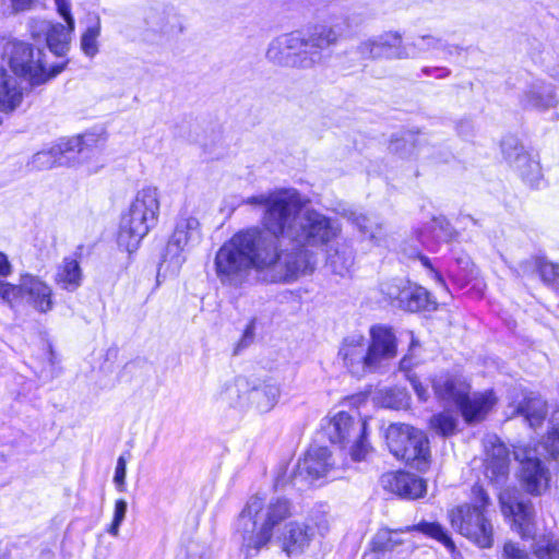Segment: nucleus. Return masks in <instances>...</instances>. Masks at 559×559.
Returning a JSON list of instances; mask_svg holds the SVG:
<instances>
[{
	"label": "nucleus",
	"instance_id": "nucleus-1",
	"mask_svg": "<svg viewBox=\"0 0 559 559\" xmlns=\"http://www.w3.org/2000/svg\"><path fill=\"white\" fill-rule=\"evenodd\" d=\"M242 203L263 210L262 228L242 229L218 249L214 265L223 285H241L252 269L281 282L310 274L317 259L309 248L329 246L342 230L335 219L304 209L306 200L296 189L251 195Z\"/></svg>",
	"mask_w": 559,
	"mask_h": 559
},
{
	"label": "nucleus",
	"instance_id": "nucleus-2",
	"mask_svg": "<svg viewBox=\"0 0 559 559\" xmlns=\"http://www.w3.org/2000/svg\"><path fill=\"white\" fill-rule=\"evenodd\" d=\"M335 26L314 25L309 32L294 31L274 37L267 45L265 58L274 66L311 69L323 61V50L337 44Z\"/></svg>",
	"mask_w": 559,
	"mask_h": 559
},
{
	"label": "nucleus",
	"instance_id": "nucleus-3",
	"mask_svg": "<svg viewBox=\"0 0 559 559\" xmlns=\"http://www.w3.org/2000/svg\"><path fill=\"white\" fill-rule=\"evenodd\" d=\"M289 516L292 504L287 499L275 498L266 502L260 496L250 497L235 526L247 556H253L267 546L273 530Z\"/></svg>",
	"mask_w": 559,
	"mask_h": 559
},
{
	"label": "nucleus",
	"instance_id": "nucleus-4",
	"mask_svg": "<svg viewBox=\"0 0 559 559\" xmlns=\"http://www.w3.org/2000/svg\"><path fill=\"white\" fill-rule=\"evenodd\" d=\"M159 192L147 186L139 190L122 214L117 237L118 246L129 253L135 251L142 239L154 228L159 215Z\"/></svg>",
	"mask_w": 559,
	"mask_h": 559
},
{
	"label": "nucleus",
	"instance_id": "nucleus-5",
	"mask_svg": "<svg viewBox=\"0 0 559 559\" xmlns=\"http://www.w3.org/2000/svg\"><path fill=\"white\" fill-rule=\"evenodd\" d=\"M475 503L460 506L449 513L450 522L461 535L480 548L493 545V526L486 515L489 497L481 486L472 489Z\"/></svg>",
	"mask_w": 559,
	"mask_h": 559
},
{
	"label": "nucleus",
	"instance_id": "nucleus-6",
	"mask_svg": "<svg viewBox=\"0 0 559 559\" xmlns=\"http://www.w3.org/2000/svg\"><path fill=\"white\" fill-rule=\"evenodd\" d=\"M514 459L521 464L520 477L527 492L539 496L549 484V472L542 464V455L552 459L559 457V430L548 432L545 440L537 447L516 445L513 450Z\"/></svg>",
	"mask_w": 559,
	"mask_h": 559
},
{
	"label": "nucleus",
	"instance_id": "nucleus-7",
	"mask_svg": "<svg viewBox=\"0 0 559 559\" xmlns=\"http://www.w3.org/2000/svg\"><path fill=\"white\" fill-rule=\"evenodd\" d=\"M4 56L12 72L24 78L32 86L47 83L61 73L66 62L48 66L45 61L44 49L34 48L23 41H10L4 49Z\"/></svg>",
	"mask_w": 559,
	"mask_h": 559
},
{
	"label": "nucleus",
	"instance_id": "nucleus-8",
	"mask_svg": "<svg viewBox=\"0 0 559 559\" xmlns=\"http://www.w3.org/2000/svg\"><path fill=\"white\" fill-rule=\"evenodd\" d=\"M390 452L411 467L426 472L430 466V448L426 433L406 424H391L385 431Z\"/></svg>",
	"mask_w": 559,
	"mask_h": 559
},
{
	"label": "nucleus",
	"instance_id": "nucleus-9",
	"mask_svg": "<svg viewBox=\"0 0 559 559\" xmlns=\"http://www.w3.org/2000/svg\"><path fill=\"white\" fill-rule=\"evenodd\" d=\"M200 222L197 217L181 213L176 219L175 229L166 245L158 275L162 272L177 274L186 261L185 252L201 241Z\"/></svg>",
	"mask_w": 559,
	"mask_h": 559
},
{
	"label": "nucleus",
	"instance_id": "nucleus-10",
	"mask_svg": "<svg viewBox=\"0 0 559 559\" xmlns=\"http://www.w3.org/2000/svg\"><path fill=\"white\" fill-rule=\"evenodd\" d=\"M325 432L332 443L348 448L354 461L366 457L369 451L367 423L357 413L337 412L330 418Z\"/></svg>",
	"mask_w": 559,
	"mask_h": 559
},
{
	"label": "nucleus",
	"instance_id": "nucleus-11",
	"mask_svg": "<svg viewBox=\"0 0 559 559\" xmlns=\"http://www.w3.org/2000/svg\"><path fill=\"white\" fill-rule=\"evenodd\" d=\"M0 298L11 308L22 299L35 310L46 313L52 309V289L36 275L22 274L19 285L0 280Z\"/></svg>",
	"mask_w": 559,
	"mask_h": 559
},
{
	"label": "nucleus",
	"instance_id": "nucleus-12",
	"mask_svg": "<svg viewBox=\"0 0 559 559\" xmlns=\"http://www.w3.org/2000/svg\"><path fill=\"white\" fill-rule=\"evenodd\" d=\"M88 140L86 135L62 140L49 150L34 154L28 165L35 170L50 169L56 166L64 165L74 166L80 162L76 155L79 157L87 156L86 146Z\"/></svg>",
	"mask_w": 559,
	"mask_h": 559
},
{
	"label": "nucleus",
	"instance_id": "nucleus-13",
	"mask_svg": "<svg viewBox=\"0 0 559 559\" xmlns=\"http://www.w3.org/2000/svg\"><path fill=\"white\" fill-rule=\"evenodd\" d=\"M361 60L405 59L414 58L415 53L403 46L402 37L396 32H384L362 38L353 49Z\"/></svg>",
	"mask_w": 559,
	"mask_h": 559
},
{
	"label": "nucleus",
	"instance_id": "nucleus-14",
	"mask_svg": "<svg viewBox=\"0 0 559 559\" xmlns=\"http://www.w3.org/2000/svg\"><path fill=\"white\" fill-rule=\"evenodd\" d=\"M329 528V520L325 515L312 518L307 523L289 522L284 526L280 536L282 548L288 556L301 555L316 535L324 536Z\"/></svg>",
	"mask_w": 559,
	"mask_h": 559
},
{
	"label": "nucleus",
	"instance_id": "nucleus-15",
	"mask_svg": "<svg viewBox=\"0 0 559 559\" xmlns=\"http://www.w3.org/2000/svg\"><path fill=\"white\" fill-rule=\"evenodd\" d=\"M338 469L335 459L328 448L312 445L298 461L293 479L295 484L299 480L311 484L322 477L334 479L341 477Z\"/></svg>",
	"mask_w": 559,
	"mask_h": 559
},
{
	"label": "nucleus",
	"instance_id": "nucleus-16",
	"mask_svg": "<svg viewBox=\"0 0 559 559\" xmlns=\"http://www.w3.org/2000/svg\"><path fill=\"white\" fill-rule=\"evenodd\" d=\"M419 531L444 545L450 551L455 549L454 543L448 532L439 523L421 522L416 526H407L405 530L392 531L381 528L371 540V548L376 552H390L396 550L404 540L401 535L404 532Z\"/></svg>",
	"mask_w": 559,
	"mask_h": 559
},
{
	"label": "nucleus",
	"instance_id": "nucleus-17",
	"mask_svg": "<svg viewBox=\"0 0 559 559\" xmlns=\"http://www.w3.org/2000/svg\"><path fill=\"white\" fill-rule=\"evenodd\" d=\"M499 500L503 515L512 520V526L521 537L533 538L536 528L531 501L514 489L500 492Z\"/></svg>",
	"mask_w": 559,
	"mask_h": 559
},
{
	"label": "nucleus",
	"instance_id": "nucleus-18",
	"mask_svg": "<svg viewBox=\"0 0 559 559\" xmlns=\"http://www.w3.org/2000/svg\"><path fill=\"white\" fill-rule=\"evenodd\" d=\"M369 357L367 343L361 334H353L342 341L337 358L354 377L360 378L376 371Z\"/></svg>",
	"mask_w": 559,
	"mask_h": 559
},
{
	"label": "nucleus",
	"instance_id": "nucleus-19",
	"mask_svg": "<svg viewBox=\"0 0 559 559\" xmlns=\"http://www.w3.org/2000/svg\"><path fill=\"white\" fill-rule=\"evenodd\" d=\"M504 159L520 174L523 181L537 187L542 180L539 162L534 159L514 136H506L501 142Z\"/></svg>",
	"mask_w": 559,
	"mask_h": 559
},
{
	"label": "nucleus",
	"instance_id": "nucleus-20",
	"mask_svg": "<svg viewBox=\"0 0 559 559\" xmlns=\"http://www.w3.org/2000/svg\"><path fill=\"white\" fill-rule=\"evenodd\" d=\"M66 25L51 22V21H35L32 25V36L34 38L44 37L49 50L58 57H63L70 49L72 34L75 28V21L73 20V27L70 26V21L64 20Z\"/></svg>",
	"mask_w": 559,
	"mask_h": 559
},
{
	"label": "nucleus",
	"instance_id": "nucleus-21",
	"mask_svg": "<svg viewBox=\"0 0 559 559\" xmlns=\"http://www.w3.org/2000/svg\"><path fill=\"white\" fill-rule=\"evenodd\" d=\"M146 31L162 37H174L185 32L181 16L174 8L157 5L148 8L144 14Z\"/></svg>",
	"mask_w": 559,
	"mask_h": 559
},
{
	"label": "nucleus",
	"instance_id": "nucleus-22",
	"mask_svg": "<svg viewBox=\"0 0 559 559\" xmlns=\"http://www.w3.org/2000/svg\"><path fill=\"white\" fill-rule=\"evenodd\" d=\"M484 448L486 477L495 484H501L509 474V450L496 435L486 436Z\"/></svg>",
	"mask_w": 559,
	"mask_h": 559
},
{
	"label": "nucleus",
	"instance_id": "nucleus-23",
	"mask_svg": "<svg viewBox=\"0 0 559 559\" xmlns=\"http://www.w3.org/2000/svg\"><path fill=\"white\" fill-rule=\"evenodd\" d=\"M396 337L393 331L385 325H373L370 329V343L367 344L369 359L372 361L376 371L383 361L396 356Z\"/></svg>",
	"mask_w": 559,
	"mask_h": 559
},
{
	"label": "nucleus",
	"instance_id": "nucleus-24",
	"mask_svg": "<svg viewBox=\"0 0 559 559\" xmlns=\"http://www.w3.org/2000/svg\"><path fill=\"white\" fill-rule=\"evenodd\" d=\"M281 396L280 384L272 380H263L259 383L249 381L248 411L253 409L260 414L269 413L277 404Z\"/></svg>",
	"mask_w": 559,
	"mask_h": 559
},
{
	"label": "nucleus",
	"instance_id": "nucleus-25",
	"mask_svg": "<svg viewBox=\"0 0 559 559\" xmlns=\"http://www.w3.org/2000/svg\"><path fill=\"white\" fill-rule=\"evenodd\" d=\"M497 399L492 391L478 392L469 395L465 393L456 407L467 424H476L485 419L495 406Z\"/></svg>",
	"mask_w": 559,
	"mask_h": 559
},
{
	"label": "nucleus",
	"instance_id": "nucleus-26",
	"mask_svg": "<svg viewBox=\"0 0 559 559\" xmlns=\"http://www.w3.org/2000/svg\"><path fill=\"white\" fill-rule=\"evenodd\" d=\"M432 388L438 400L455 406L471 389L462 376L450 372L438 374L432 380Z\"/></svg>",
	"mask_w": 559,
	"mask_h": 559
},
{
	"label": "nucleus",
	"instance_id": "nucleus-27",
	"mask_svg": "<svg viewBox=\"0 0 559 559\" xmlns=\"http://www.w3.org/2000/svg\"><path fill=\"white\" fill-rule=\"evenodd\" d=\"M520 102L524 108L547 110L558 104L554 86L542 80L533 81L523 92Z\"/></svg>",
	"mask_w": 559,
	"mask_h": 559
},
{
	"label": "nucleus",
	"instance_id": "nucleus-28",
	"mask_svg": "<svg viewBox=\"0 0 559 559\" xmlns=\"http://www.w3.org/2000/svg\"><path fill=\"white\" fill-rule=\"evenodd\" d=\"M249 380L245 377H236L226 381L217 393V401L228 407L248 411Z\"/></svg>",
	"mask_w": 559,
	"mask_h": 559
},
{
	"label": "nucleus",
	"instance_id": "nucleus-29",
	"mask_svg": "<svg viewBox=\"0 0 559 559\" xmlns=\"http://www.w3.org/2000/svg\"><path fill=\"white\" fill-rule=\"evenodd\" d=\"M23 95L17 78L0 66V111H14L22 104Z\"/></svg>",
	"mask_w": 559,
	"mask_h": 559
},
{
	"label": "nucleus",
	"instance_id": "nucleus-30",
	"mask_svg": "<svg viewBox=\"0 0 559 559\" xmlns=\"http://www.w3.org/2000/svg\"><path fill=\"white\" fill-rule=\"evenodd\" d=\"M80 253L64 257L57 266L55 283L61 289L75 292L83 282V272L79 261Z\"/></svg>",
	"mask_w": 559,
	"mask_h": 559
},
{
	"label": "nucleus",
	"instance_id": "nucleus-31",
	"mask_svg": "<svg viewBox=\"0 0 559 559\" xmlns=\"http://www.w3.org/2000/svg\"><path fill=\"white\" fill-rule=\"evenodd\" d=\"M388 485L394 493L406 499H417L426 492V483L411 473L390 475Z\"/></svg>",
	"mask_w": 559,
	"mask_h": 559
},
{
	"label": "nucleus",
	"instance_id": "nucleus-32",
	"mask_svg": "<svg viewBox=\"0 0 559 559\" xmlns=\"http://www.w3.org/2000/svg\"><path fill=\"white\" fill-rule=\"evenodd\" d=\"M326 263L335 274L345 275L354 264V251L346 241H336L326 250Z\"/></svg>",
	"mask_w": 559,
	"mask_h": 559
},
{
	"label": "nucleus",
	"instance_id": "nucleus-33",
	"mask_svg": "<svg viewBox=\"0 0 559 559\" xmlns=\"http://www.w3.org/2000/svg\"><path fill=\"white\" fill-rule=\"evenodd\" d=\"M515 413L522 415L530 427L539 426L547 414L546 402L534 393L524 395L523 400L515 407Z\"/></svg>",
	"mask_w": 559,
	"mask_h": 559
},
{
	"label": "nucleus",
	"instance_id": "nucleus-34",
	"mask_svg": "<svg viewBox=\"0 0 559 559\" xmlns=\"http://www.w3.org/2000/svg\"><path fill=\"white\" fill-rule=\"evenodd\" d=\"M102 32L100 17L97 14L90 15L88 25L81 35V49L86 57L93 58L98 53V37Z\"/></svg>",
	"mask_w": 559,
	"mask_h": 559
},
{
	"label": "nucleus",
	"instance_id": "nucleus-35",
	"mask_svg": "<svg viewBox=\"0 0 559 559\" xmlns=\"http://www.w3.org/2000/svg\"><path fill=\"white\" fill-rule=\"evenodd\" d=\"M432 305L433 302L430 299V294L426 288L408 284V287L405 289L403 295L402 308L404 310L411 312L428 310Z\"/></svg>",
	"mask_w": 559,
	"mask_h": 559
},
{
	"label": "nucleus",
	"instance_id": "nucleus-36",
	"mask_svg": "<svg viewBox=\"0 0 559 559\" xmlns=\"http://www.w3.org/2000/svg\"><path fill=\"white\" fill-rule=\"evenodd\" d=\"M349 221L357 227L365 238L376 243L382 238L383 230L374 216H368L364 213H350Z\"/></svg>",
	"mask_w": 559,
	"mask_h": 559
},
{
	"label": "nucleus",
	"instance_id": "nucleus-37",
	"mask_svg": "<svg viewBox=\"0 0 559 559\" xmlns=\"http://www.w3.org/2000/svg\"><path fill=\"white\" fill-rule=\"evenodd\" d=\"M456 426V417L449 412L439 413L430 418L431 429L442 437H450L454 435Z\"/></svg>",
	"mask_w": 559,
	"mask_h": 559
},
{
	"label": "nucleus",
	"instance_id": "nucleus-38",
	"mask_svg": "<svg viewBox=\"0 0 559 559\" xmlns=\"http://www.w3.org/2000/svg\"><path fill=\"white\" fill-rule=\"evenodd\" d=\"M442 46V38L435 37L431 35H424L418 36L413 39L409 47H407V50L409 52H414L415 57H418L419 52L429 51L431 49H440Z\"/></svg>",
	"mask_w": 559,
	"mask_h": 559
},
{
	"label": "nucleus",
	"instance_id": "nucleus-39",
	"mask_svg": "<svg viewBox=\"0 0 559 559\" xmlns=\"http://www.w3.org/2000/svg\"><path fill=\"white\" fill-rule=\"evenodd\" d=\"M534 554L538 559H559V539H543L535 544Z\"/></svg>",
	"mask_w": 559,
	"mask_h": 559
},
{
	"label": "nucleus",
	"instance_id": "nucleus-40",
	"mask_svg": "<svg viewBox=\"0 0 559 559\" xmlns=\"http://www.w3.org/2000/svg\"><path fill=\"white\" fill-rule=\"evenodd\" d=\"M408 287V283L402 280H395L392 283L383 285L382 292L388 296L392 302H396L400 308L403 306V295Z\"/></svg>",
	"mask_w": 559,
	"mask_h": 559
},
{
	"label": "nucleus",
	"instance_id": "nucleus-41",
	"mask_svg": "<svg viewBox=\"0 0 559 559\" xmlns=\"http://www.w3.org/2000/svg\"><path fill=\"white\" fill-rule=\"evenodd\" d=\"M456 264L461 269L462 274L454 275L461 284L467 283L473 278H476L477 269L468 257H460L456 259Z\"/></svg>",
	"mask_w": 559,
	"mask_h": 559
},
{
	"label": "nucleus",
	"instance_id": "nucleus-42",
	"mask_svg": "<svg viewBox=\"0 0 559 559\" xmlns=\"http://www.w3.org/2000/svg\"><path fill=\"white\" fill-rule=\"evenodd\" d=\"M127 501L123 499H118L115 503L114 519L108 528V533L112 536H118L119 527L123 522L127 513Z\"/></svg>",
	"mask_w": 559,
	"mask_h": 559
},
{
	"label": "nucleus",
	"instance_id": "nucleus-43",
	"mask_svg": "<svg viewBox=\"0 0 559 559\" xmlns=\"http://www.w3.org/2000/svg\"><path fill=\"white\" fill-rule=\"evenodd\" d=\"M255 335V321L252 319L246 326L241 338L238 341L234 348V354H240L245 348L253 343Z\"/></svg>",
	"mask_w": 559,
	"mask_h": 559
},
{
	"label": "nucleus",
	"instance_id": "nucleus-44",
	"mask_svg": "<svg viewBox=\"0 0 559 559\" xmlns=\"http://www.w3.org/2000/svg\"><path fill=\"white\" fill-rule=\"evenodd\" d=\"M127 461L124 454L118 457L114 475V483L121 492L126 490Z\"/></svg>",
	"mask_w": 559,
	"mask_h": 559
},
{
	"label": "nucleus",
	"instance_id": "nucleus-45",
	"mask_svg": "<svg viewBox=\"0 0 559 559\" xmlns=\"http://www.w3.org/2000/svg\"><path fill=\"white\" fill-rule=\"evenodd\" d=\"M538 267L544 281L556 282L559 285V264L540 262Z\"/></svg>",
	"mask_w": 559,
	"mask_h": 559
},
{
	"label": "nucleus",
	"instance_id": "nucleus-46",
	"mask_svg": "<svg viewBox=\"0 0 559 559\" xmlns=\"http://www.w3.org/2000/svg\"><path fill=\"white\" fill-rule=\"evenodd\" d=\"M503 559H531L527 551L518 544L508 542L503 546Z\"/></svg>",
	"mask_w": 559,
	"mask_h": 559
},
{
	"label": "nucleus",
	"instance_id": "nucleus-47",
	"mask_svg": "<svg viewBox=\"0 0 559 559\" xmlns=\"http://www.w3.org/2000/svg\"><path fill=\"white\" fill-rule=\"evenodd\" d=\"M417 346H419L418 342L412 335V341H411V345H409V353L407 355H405L402 358V360L400 361V369L401 370L408 372L416 365V362L413 361V358H414L415 349H416Z\"/></svg>",
	"mask_w": 559,
	"mask_h": 559
},
{
	"label": "nucleus",
	"instance_id": "nucleus-48",
	"mask_svg": "<svg viewBox=\"0 0 559 559\" xmlns=\"http://www.w3.org/2000/svg\"><path fill=\"white\" fill-rule=\"evenodd\" d=\"M407 379L409 380L418 399L423 402L427 401L429 397L428 388L425 386L415 374H407Z\"/></svg>",
	"mask_w": 559,
	"mask_h": 559
},
{
	"label": "nucleus",
	"instance_id": "nucleus-49",
	"mask_svg": "<svg viewBox=\"0 0 559 559\" xmlns=\"http://www.w3.org/2000/svg\"><path fill=\"white\" fill-rule=\"evenodd\" d=\"M58 13L63 20L70 21V26L73 27V15L71 13L70 0H55Z\"/></svg>",
	"mask_w": 559,
	"mask_h": 559
},
{
	"label": "nucleus",
	"instance_id": "nucleus-50",
	"mask_svg": "<svg viewBox=\"0 0 559 559\" xmlns=\"http://www.w3.org/2000/svg\"><path fill=\"white\" fill-rule=\"evenodd\" d=\"M420 262L423 264L424 267H426L427 272H428V275L438 284L440 285L441 287H445V284H444V280L443 277L441 276V274L436 271L432 266V264L430 263V260L426 257H420Z\"/></svg>",
	"mask_w": 559,
	"mask_h": 559
},
{
	"label": "nucleus",
	"instance_id": "nucleus-51",
	"mask_svg": "<svg viewBox=\"0 0 559 559\" xmlns=\"http://www.w3.org/2000/svg\"><path fill=\"white\" fill-rule=\"evenodd\" d=\"M436 224H439V227H440V233H437L436 236L439 238H442L445 241L451 240L454 233L450 228L449 223H447L444 221H439V222H436Z\"/></svg>",
	"mask_w": 559,
	"mask_h": 559
},
{
	"label": "nucleus",
	"instance_id": "nucleus-52",
	"mask_svg": "<svg viewBox=\"0 0 559 559\" xmlns=\"http://www.w3.org/2000/svg\"><path fill=\"white\" fill-rule=\"evenodd\" d=\"M423 72L427 75H433L438 79H443L450 75L448 68L436 67V68H424Z\"/></svg>",
	"mask_w": 559,
	"mask_h": 559
},
{
	"label": "nucleus",
	"instance_id": "nucleus-53",
	"mask_svg": "<svg viewBox=\"0 0 559 559\" xmlns=\"http://www.w3.org/2000/svg\"><path fill=\"white\" fill-rule=\"evenodd\" d=\"M12 272V265L8 260V257L0 251V276H8Z\"/></svg>",
	"mask_w": 559,
	"mask_h": 559
},
{
	"label": "nucleus",
	"instance_id": "nucleus-54",
	"mask_svg": "<svg viewBox=\"0 0 559 559\" xmlns=\"http://www.w3.org/2000/svg\"><path fill=\"white\" fill-rule=\"evenodd\" d=\"M37 0H12L15 10L29 9Z\"/></svg>",
	"mask_w": 559,
	"mask_h": 559
},
{
	"label": "nucleus",
	"instance_id": "nucleus-55",
	"mask_svg": "<svg viewBox=\"0 0 559 559\" xmlns=\"http://www.w3.org/2000/svg\"><path fill=\"white\" fill-rule=\"evenodd\" d=\"M443 51H445L448 55H459L463 49L460 46L456 45H447L444 40L442 39V46L440 47Z\"/></svg>",
	"mask_w": 559,
	"mask_h": 559
}]
</instances>
